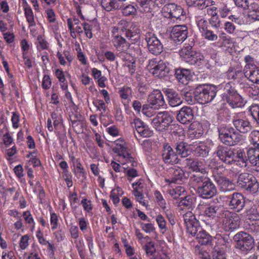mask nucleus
I'll use <instances>...</instances> for the list:
<instances>
[{
	"instance_id": "nucleus-25",
	"label": "nucleus",
	"mask_w": 259,
	"mask_h": 259,
	"mask_svg": "<svg viewBox=\"0 0 259 259\" xmlns=\"http://www.w3.org/2000/svg\"><path fill=\"white\" fill-rule=\"evenodd\" d=\"M101 5L108 12L121 9L123 7V3L119 0H102Z\"/></svg>"
},
{
	"instance_id": "nucleus-1",
	"label": "nucleus",
	"mask_w": 259,
	"mask_h": 259,
	"mask_svg": "<svg viewBox=\"0 0 259 259\" xmlns=\"http://www.w3.org/2000/svg\"><path fill=\"white\" fill-rule=\"evenodd\" d=\"M194 181L196 187V192L203 199H209L217 193V189L213 183L207 177H195Z\"/></svg>"
},
{
	"instance_id": "nucleus-26",
	"label": "nucleus",
	"mask_w": 259,
	"mask_h": 259,
	"mask_svg": "<svg viewBox=\"0 0 259 259\" xmlns=\"http://www.w3.org/2000/svg\"><path fill=\"white\" fill-rule=\"evenodd\" d=\"M196 233L191 234L192 236H196L199 243L202 245L207 244L211 240V236L204 230H203L200 226L196 228Z\"/></svg>"
},
{
	"instance_id": "nucleus-32",
	"label": "nucleus",
	"mask_w": 259,
	"mask_h": 259,
	"mask_svg": "<svg viewBox=\"0 0 259 259\" xmlns=\"http://www.w3.org/2000/svg\"><path fill=\"white\" fill-rule=\"evenodd\" d=\"M168 72V68L166 64L162 61H158L157 65L150 73L155 76L162 77L165 75V73Z\"/></svg>"
},
{
	"instance_id": "nucleus-47",
	"label": "nucleus",
	"mask_w": 259,
	"mask_h": 259,
	"mask_svg": "<svg viewBox=\"0 0 259 259\" xmlns=\"http://www.w3.org/2000/svg\"><path fill=\"white\" fill-rule=\"evenodd\" d=\"M182 95L184 96V99L189 104H193L194 102L195 99L193 98V93L191 90L184 89L182 91Z\"/></svg>"
},
{
	"instance_id": "nucleus-2",
	"label": "nucleus",
	"mask_w": 259,
	"mask_h": 259,
	"mask_svg": "<svg viewBox=\"0 0 259 259\" xmlns=\"http://www.w3.org/2000/svg\"><path fill=\"white\" fill-rule=\"evenodd\" d=\"M217 91L214 87L206 84L198 86L193 92L194 99L201 104L210 102L215 97Z\"/></svg>"
},
{
	"instance_id": "nucleus-6",
	"label": "nucleus",
	"mask_w": 259,
	"mask_h": 259,
	"mask_svg": "<svg viewBox=\"0 0 259 259\" xmlns=\"http://www.w3.org/2000/svg\"><path fill=\"white\" fill-rule=\"evenodd\" d=\"M234 240L236 242V247L242 251H249L254 247L253 238L246 232L237 233L234 236Z\"/></svg>"
},
{
	"instance_id": "nucleus-22",
	"label": "nucleus",
	"mask_w": 259,
	"mask_h": 259,
	"mask_svg": "<svg viewBox=\"0 0 259 259\" xmlns=\"http://www.w3.org/2000/svg\"><path fill=\"white\" fill-rule=\"evenodd\" d=\"M169 172L171 175L169 178H165V181L168 184L180 183L184 177V172L180 167L171 168L169 169Z\"/></svg>"
},
{
	"instance_id": "nucleus-20",
	"label": "nucleus",
	"mask_w": 259,
	"mask_h": 259,
	"mask_svg": "<svg viewBox=\"0 0 259 259\" xmlns=\"http://www.w3.org/2000/svg\"><path fill=\"white\" fill-rule=\"evenodd\" d=\"M162 11L167 13V17L169 18H179L183 13L181 7L177 6L174 3L166 4L162 8Z\"/></svg>"
},
{
	"instance_id": "nucleus-48",
	"label": "nucleus",
	"mask_w": 259,
	"mask_h": 259,
	"mask_svg": "<svg viewBox=\"0 0 259 259\" xmlns=\"http://www.w3.org/2000/svg\"><path fill=\"white\" fill-rule=\"evenodd\" d=\"M120 97L124 100H127L132 96V91L131 88L124 87L119 91Z\"/></svg>"
},
{
	"instance_id": "nucleus-49",
	"label": "nucleus",
	"mask_w": 259,
	"mask_h": 259,
	"mask_svg": "<svg viewBox=\"0 0 259 259\" xmlns=\"http://www.w3.org/2000/svg\"><path fill=\"white\" fill-rule=\"evenodd\" d=\"M121 9L123 15L126 16L133 15L136 13V9L132 5L123 6Z\"/></svg>"
},
{
	"instance_id": "nucleus-12",
	"label": "nucleus",
	"mask_w": 259,
	"mask_h": 259,
	"mask_svg": "<svg viewBox=\"0 0 259 259\" xmlns=\"http://www.w3.org/2000/svg\"><path fill=\"white\" fill-rule=\"evenodd\" d=\"M162 159L166 164L174 165L179 162L180 159L174 149L167 143L164 144L161 150Z\"/></svg>"
},
{
	"instance_id": "nucleus-29",
	"label": "nucleus",
	"mask_w": 259,
	"mask_h": 259,
	"mask_svg": "<svg viewBox=\"0 0 259 259\" xmlns=\"http://www.w3.org/2000/svg\"><path fill=\"white\" fill-rule=\"evenodd\" d=\"M204 213L206 217L218 221H220L222 214L220 211V207L215 205L207 206L204 210Z\"/></svg>"
},
{
	"instance_id": "nucleus-16",
	"label": "nucleus",
	"mask_w": 259,
	"mask_h": 259,
	"mask_svg": "<svg viewBox=\"0 0 259 259\" xmlns=\"http://www.w3.org/2000/svg\"><path fill=\"white\" fill-rule=\"evenodd\" d=\"M183 219L187 231L190 234H195L196 228L199 226V222L191 211H188L183 214Z\"/></svg>"
},
{
	"instance_id": "nucleus-33",
	"label": "nucleus",
	"mask_w": 259,
	"mask_h": 259,
	"mask_svg": "<svg viewBox=\"0 0 259 259\" xmlns=\"http://www.w3.org/2000/svg\"><path fill=\"white\" fill-rule=\"evenodd\" d=\"M114 46L119 51H125L128 47V43H127L125 39L119 35H115L113 39Z\"/></svg>"
},
{
	"instance_id": "nucleus-46",
	"label": "nucleus",
	"mask_w": 259,
	"mask_h": 259,
	"mask_svg": "<svg viewBox=\"0 0 259 259\" xmlns=\"http://www.w3.org/2000/svg\"><path fill=\"white\" fill-rule=\"evenodd\" d=\"M93 104L97 108L98 110L103 111V112L101 113L100 116H103L104 114L106 112V106L103 100L96 99L93 101Z\"/></svg>"
},
{
	"instance_id": "nucleus-55",
	"label": "nucleus",
	"mask_w": 259,
	"mask_h": 259,
	"mask_svg": "<svg viewBox=\"0 0 259 259\" xmlns=\"http://www.w3.org/2000/svg\"><path fill=\"white\" fill-rule=\"evenodd\" d=\"M156 221L161 230H166V222L161 214H158L156 217Z\"/></svg>"
},
{
	"instance_id": "nucleus-42",
	"label": "nucleus",
	"mask_w": 259,
	"mask_h": 259,
	"mask_svg": "<svg viewBox=\"0 0 259 259\" xmlns=\"http://www.w3.org/2000/svg\"><path fill=\"white\" fill-rule=\"evenodd\" d=\"M154 107L150 104H145L142 106V112L143 114L147 117H151L155 114V111L153 110Z\"/></svg>"
},
{
	"instance_id": "nucleus-58",
	"label": "nucleus",
	"mask_w": 259,
	"mask_h": 259,
	"mask_svg": "<svg viewBox=\"0 0 259 259\" xmlns=\"http://www.w3.org/2000/svg\"><path fill=\"white\" fill-rule=\"evenodd\" d=\"M165 211V215L169 222V223L173 226L175 224L176 222L175 220V214L174 212L169 209H165L164 210Z\"/></svg>"
},
{
	"instance_id": "nucleus-37",
	"label": "nucleus",
	"mask_w": 259,
	"mask_h": 259,
	"mask_svg": "<svg viewBox=\"0 0 259 259\" xmlns=\"http://www.w3.org/2000/svg\"><path fill=\"white\" fill-rule=\"evenodd\" d=\"M259 188V183L257 182L256 178L253 177L250 182H248L246 185V187L244 188V189L249 191L250 193L254 194L256 193Z\"/></svg>"
},
{
	"instance_id": "nucleus-24",
	"label": "nucleus",
	"mask_w": 259,
	"mask_h": 259,
	"mask_svg": "<svg viewBox=\"0 0 259 259\" xmlns=\"http://www.w3.org/2000/svg\"><path fill=\"white\" fill-rule=\"evenodd\" d=\"M245 77L251 82L259 84V67L255 66H251L250 68L244 70Z\"/></svg>"
},
{
	"instance_id": "nucleus-27",
	"label": "nucleus",
	"mask_w": 259,
	"mask_h": 259,
	"mask_svg": "<svg viewBox=\"0 0 259 259\" xmlns=\"http://www.w3.org/2000/svg\"><path fill=\"white\" fill-rule=\"evenodd\" d=\"M175 75L178 80L184 84H187L192 77L190 71L185 69H177Z\"/></svg>"
},
{
	"instance_id": "nucleus-64",
	"label": "nucleus",
	"mask_w": 259,
	"mask_h": 259,
	"mask_svg": "<svg viewBox=\"0 0 259 259\" xmlns=\"http://www.w3.org/2000/svg\"><path fill=\"white\" fill-rule=\"evenodd\" d=\"M58 217L55 213H52L51 214V225L52 226V229L54 230L57 229L58 227Z\"/></svg>"
},
{
	"instance_id": "nucleus-28",
	"label": "nucleus",
	"mask_w": 259,
	"mask_h": 259,
	"mask_svg": "<svg viewBox=\"0 0 259 259\" xmlns=\"http://www.w3.org/2000/svg\"><path fill=\"white\" fill-rule=\"evenodd\" d=\"M191 148L194 152V154L198 157H206L209 152V148L203 143H199L198 145H192Z\"/></svg>"
},
{
	"instance_id": "nucleus-38",
	"label": "nucleus",
	"mask_w": 259,
	"mask_h": 259,
	"mask_svg": "<svg viewBox=\"0 0 259 259\" xmlns=\"http://www.w3.org/2000/svg\"><path fill=\"white\" fill-rule=\"evenodd\" d=\"M244 76V71H242L241 69L229 70L228 71V76L229 79H240L243 78Z\"/></svg>"
},
{
	"instance_id": "nucleus-56",
	"label": "nucleus",
	"mask_w": 259,
	"mask_h": 259,
	"mask_svg": "<svg viewBox=\"0 0 259 259\" xmlns=\"http://www.w3.org/2000/svg\"><path fill=\"white\" fill-rule=\"evenodd\" d=\"M218 9L219 13L223 18L226 17L230 11L227 5L224 4H221L220 6H219Z\"/></svg>"
},
{
	"instance_id": "nucleus-40",
	"label": "nucleus",
	"mask_w": 259,
	"mask_h": 259,
	"mask_svg": "<svg viewBox=\"0 0 259 259\" xmlns=\"http://www.w3.org/2000/svg\"><path fill=\"white\" fill-rule=\"evenodd\" d=\"M25 15L27 19V21L29 23V26H33L35 25L34 21V15L32 9L30 7H26L24 8Z\"/></svg>"
},
{
	"instance_id": "nucleus-60",
	"label": "nucleus",
	"mask_w": 259,
	"mask_h": 259,
	"mask_svg": "<svg viewBox=\"0 0 259 259\" xmlns=\"http://www.w3.org/2000/svg\"><path fill=\"white\" fill-rule=\"evenodd\" d=\"M213 259H227L223 251L215 249L212 252Z\"/></svg>"
},
{
	"instance_id": "nucleus-13",
	"label": "nucleus",
	"mask_w": 259,
	"mask_h": 259,
	"mask_svg": "<svg viewBox=\"0 0 259 259\" xmlns=\"http://www.w3.org/2000/svg\"><path fill=\"white\" fill-rule=\"evenodd\" d=\"M183 164L194 171L206 172L205 161L203 159L188 158L183 160Z\"/></svg>"
},
{
	"instance_id": "nucleus-10",
	"label": "nucleus",
	"mask_w": 259,
	"mask_h": 259,
	"mask_svg": "<svg viewBox=\"0 0 259 259\" xmlns=\"http://www.w3.org/2000/svg\"><path fill=\"white\" fill-rule=\"evenodd\" d=\"M182 59L191 65H195L200 62L201 59L199 54L192 50V47L189 45H186L180 52Z\"/></svg>"
},
{
	"instance_id": "nucleus-18",
	"label": "nucleus",
	"mask_w": 259,
	"mask_h": 259,
	"mask_svg": "<svg viewBox=\"0 0 259 259\" xmlns=\"http://www.w3.org/2000/svg\"><path fill=\"white\" fill-rule=\"evenodd\" d=\"M194 119V111L193 109L187 106L182 107L177 115V119L182 124H188L192 121Z\"/></svg>"
},
{
	"instance_id": "nucleus-3",
	"label": "nucleus",
	"mask_w": 259,
	"mask_h": 259,
	"mask_svg": "<svg viewBox=\"0 0 259 259\" xmlns=\"http://www.w3.org/2000/svg\"><path fill=\"white\" fill-rule=\"evenodd\" d=\"M224 91V92L222 94L223 99L232 108H240L244 106L245 103L244 100L230 83L226 84Z\"/></svg>"
},
{
	"instance_id": "nucleus-43",
	"label": "nucleus",
	"mask_w": 259,
	"mask_h": 259,
	"mask_svg": "<svg viewBox=\"0 0 259 259\" xmlns=\"http://www.w3.org/2000/svg\"><path fill=\"white\" fill-rule=\"evenodd\" d=\"M139 5L143 8L144 12H149L151 9V7L154 6L153 0H137Z\"/></svg>"
},
{
	"instance_id": "nucleus-57",
	"label": "nucleus",
	"mask_w": 259,
	"mask_h": 259,
	"mask_svg": "<svg viewBox=\"0 0 259 259\" xmlns=\"http://www.w3.org/2000/svg\"><path fill=\"white\" fill-rule=\"evenodd\" d=\"M248 92L250 97L256 99L257 96L259 95V88L255 85L249 87L248 89Z\"/></svg>"
},
{
	"instance_id": "nucleus-19",
	"label": "nucleus",
	"mask_w": 259,
	"mask_h": 259,
	"mask_svg": "<svg viewBox=\"0 0 259 259\" xmlns=\"http://www.w3.org/2000/svg\"><path fill=\"white\" fill-rule=\"evenodd\" d=\"M230 199L229 205L232 209H236L239 211L242 209L245 205V199L239 193L235 192L228 197Z\"/></svg>"
},
{
	"instance_id": "nucleus-54",
	"label": "nucleus",
	"mask_w": 259,
	"mask_h": 259,
	"mask_svg": "<svg viewBox=\"0 0 259 259\" xmlns=\"http://www.w3.org/2000/svg\"><path fill=\"white\" fill-rule=\"evenodd\" d=\"M128 167V166L123 167V168L124 169V172H125V170L126 169H127ZM126 173L127 176L128 177L127 179L129 181H131L132 178H136L138 176L137 170L136 169L132 167L127 169V171H126Z\"/></svg>"
},
{
	"instance_id": "nucleus-62",
	"label": "nucleus",
	"mask_w": 259,
	"mask_h": 259,
	"mask_svg": "<svg viewBox=\"0 0 259 259\" xmlns=\"http://www.w3.org/2000/svg\"><path fill=\"white\" fill-rule=\"evenodd\" d=\"M132 187L133 188V194H135V191L137 192L143 193V188L144 187L143 184L140 181L137 182H135L132 184Z\"/></svg>"
},
{
	"instance_id": "nucleus-44",
	"label": "nucleus",
	"mask_w": 259,
	"mask_h": 259,
	"mask_svg": "<svg viewBox=\"0 0 259 259\" xmlns=\"http://www.w3.org/2000/svg\"><path fill=\"white\" fill-rule=\"evenodd\" d=\"M137 132L141 136L143 137H150L153 135V131L146 124L140 128H138V131Z\"/></svg>"
},
{
	"instance_id": "nucleus-34",
	"label": "nucleus",
	"mask_w": 259,
	"mask_h": 259,
	"mask_svg": "<svg viewBox=\"0 0 259 259\" xmlns=\"http://www.w3.org/2000/svg\"><path fill=\"white\" fill-rule=\"evenodd\" d=\"M248 159L253 165L259 166V150L250 148L247 152Z\"/></svg>"
},
{
	"instance_id": "nucleus-45",
	"label": "nucleus",
	"mask_w": 259,
	"mask_h": 259,
	"mask_svg": "<svg viewBox=\"0 0 259 259\" xmlns=\"http://www.w3.org/2000/svg\"><path fill=\"white\" fill-rule=\"evenodd\" d=\"M218 31L214 32L212 30L208 29L206 30L202 35L204 37V38L210 41H216L218 38Z\"/></svg>"
},
{
	"instance_id": "nucleus-4",
	"label": "nucleus",
	"mask_w": 259,
	"mask_h": 259,
	"mask_svg": "<svg viewBox=\"0 0 259 259\" xmlns=\"http://www.w3.org/2000/svg\"><path fill=\"white\" fill-rule=\"evenodd\" d=\"M219 138L222 143L228 146L237 145L240 141L239 134L230 126L222 125L219 128Z\"/></svg>"
},
{
	"instance_id": "nucleus-15",
	"label": "nucleus",
	"mask_w": 259,
	"mask_h": 259,
	"mask_svg": "<svg viewBox=\"0 0 259 259\" xmlns=\"http://www.w3.org/2000/svg\"><path fill=\"white\" fill-rule=\"evenodd\" d=\"M113 151L119 156L121 159L119 161L123 166L125 165L127 163H130L132 167L135 166L136 162L134 158L132 157L127 146L118 149L113 148Z\"/></svg>"
},
{
	"instance_id": "nucleus-7",
	"label": "nucleus",
	"mask_w": 259,
	"mask_h": 259,
	"mask_svg": "<svg viewBox=\"0 0 259 259\" xmlns=\"http://www.w3.org/2000/svg\"><path fill=\"white\" fill-rule=\"evenodd\" d=\"M219 223L225 231L232 232L239 227V218L236 213L226 211L222 213Z\"/></svg>"
},
{
	"instance_id": "nucleus-53",
	"label": "nucleus",
	"mask_w": 259,
	"mask_h": 259,
	"mask_svg": "<svg viewBox=\"0 0 259 259\" xmlns=\"http://www.w3.org/2000/svg\"><path fill=\"white\" fill-rule=\"evenodd\" d=\"M144 249L147 255H153V254L156 252V248L155 247L154 243L152 241L147 242L144 246Z\"/></svg>"
},
{
	"instance_id": "nucleus-51",
	"label": "nucleus",
	"mask_w": 259,
	"mask_h": 259,
	"mask_svg": "<svg viewBox=\"0 0 259 259\" xmlns=\"http://www.w3.org/2000/svg\"><path fill=\"white\" fill-rule=\"evenodd\" d=\"M154 195L158 205L162 209L165 210L166 209V202L161 194L160 192L156 191Z\"/></svg>"
},
{
	"instance_id": "nucleus-61",
	"label": "nucleus",
	"mask_w": 259,
	"mask_h": 259,
	"mask_svg": "<svg viewBox=\"0 0 259 259\" xmlns=\"http://www.w3.org/2000/svg\"><path fill=\"white\" fill-rule=\"evenodd\" d=\"M197 26L199 29V30L203 34L206 30L207 28V22L204 19H201L198 22Z\"/></svg>"
},
{
	"instance_id": "nucleus-36",
	"label": "nucleus",
	"mask_w": 259,
	"mask_h": 259,
	"mask_svg": "<svg viewBox=\"0 0 259 259\" xmlns=\"http://www.w3.org/2000/svg\"><path fill=\"white\" fill-rule=\"evenodd\" d=\"M186 2L189 6H193L201 10L206 8L210 3L212 2L210 0H191L190 2L186 0Z\"/></svg>"
},
{
	"instance_id": "nucleus-23",
	"label": "nucleus",
	"mask_w": 259,
	"mask_h": 259,
	"mask_svg": "<svg viewBox=\"0 0 259 259\" xmlns=\"http://www.w3.org/2000/svg\"><path fill=\"white\" fill-rule=\"evenodd\" d=\"M233 123L236 129L241 133L246 134L252 130L250 122L246 119H234Z\"/></svg>"
},
{
	"instance_id": "nucleus-9",
	"label": "nucleus",
	"mask_w": 259,
	"mask_h": 259,
	"mask_svg": "<svg viewBox=\"0 0 259 259\" xmlns=\"http://www.w3.org/2000/svg\"><path fill=\"white\" fill-rule=\"evenodd\" d=\"M214 154L224 163L232 165L235 163V152L233 149L227 146L219 145L214 152Z\"/></svg>"
},
{
	"instance_id": "nucleus-30",
	"label": "nucleus",
	"mask_w": 259,
	"mask_h": 259,
	"mask_svg": "<svg viewBox=\"0 0 259 259\" xmlns=\"http://www.w3.org/2000/svg\"><path fill=\"white\" fill-rule=\"evenodd\" d=\"M175 149L177 155H180L182 158H185L191 154L190 147L184 142H177L176 144Z\"/></svg>"
},
{
	"instance_id": "nucleus-41",
	"label": "nucleus",
	"mask_w": 259,
	"mask_h": 259,
	"mask_svg": "<svg viewBox=\"0 0 259 259\" xmlns=\"http://www.w3.org/2000/svg\"><path fill=\"white\" fill-rule=\"evenodd\" d=\"M249 139L251 143L256 148V150H259V131L254 130L251 132Z\"/></svg>"
},
{
	"instance_id": "nucleus-39",
	"label": "nucleus",
	"mask_w": 259,
	"mask_h": 259,
	"mask_svg": "<svg viewBox=\"0 0 259 259\" xmlns=\"http://www.w3.org/2000/svg\"><path fill=\"white\" fill-rule=\"evenodd\" d=\"M249 112L254 120L259 124V104H252L249 108Z\"/></svg>"
},
{
	"instance_id": "nucleus-63",
	"label": "nucleus",
	"mask_w": 259,
	"mask_h": 259,
	"mask_svg": "<svg viewBox=\"0 0 259 259\" xmlns=\"http://www.w3.org/2000/svg\"><path fill=\"white\" fill-rule=\"evenodd\" d=\"M246 216L248 219L250 220H256L258 218V215L256 209L251 208L246 211Z\"/></svg>"
},
{
	"instance_id": "nucleus-14",
	"label": "nucleus",
	"mask_w": 259,
	"mask_h": 259,
	"mask_svg": "<svg viewBox=\"0 0 259 259\" xmlns=\"http://www.w3.org/2000/svg\"><path fill=\"white\" fill-rule=\"evenodd\" d=\"M188 28L185 25L174 26L170 31V38L175 42H183L188 36Z\"/></svg>"
},
{
	"instance_id": "nucleus-50",
	"label": "nucleus",
	"mask_w": 259,
	"mask_h": 259,
	"mask_svg": "<svg viewBox=\"0 0 259 259\" xmlns=\"http://www.w3.org/2000/svg\"><path fill=\"white\" fill-rule=\"evenodd\" d=\"M134 195L135 197L136 200L143 206L145 207L148 206L149 201L145 199L143 193L135 191V194H134Z\"/></svg>"
},
{
	"instance_id": "nucleus-8",
	"label": "nucleus",
	"mask_w": 259,
	"mask_h": 259,
	"mask_svg": "<svg viewBox=\"0 0 259 259\" xmlns=\"http://www.w3.org/2000/svg\"><path fill=\"white\" fill-rule=\"evenodd\" d=\"M148 51L152 54L158 55L163 50V46L156 35L152 32H147L145 34Z\"/></svg>"
},
{
	"instance_id": "nucleus-31",
	"label": "nucleus",
	"mask_w": 259,
	"mask_h": 259,
	"mask_svg": "<svg viewBox=\"0 0 259 259\" xmlns=\"http://www.w3.org/2000/svg\"><path fill=\"white\" fill-rule=\"evenodd\" d=\"M193 201V198L190 195L181 197L178 202V206L181 210L192 209L194 207Z\"/></svg>"
},
{
	"instance_id": "nucleus-21",
	"label": "nucleus",
	"mask_w": 259,
	"mask_h": 259,
	"mask_svg": "<svg viewBox=\"0 0 259 259\" xmlns=\"http://www.w3.org/2000/svg\"><path fill=\"white\" fill-rule=\"evenodd\" d=\"M163 91L167 96L169 104L171 107H176L182 103L179 93L174 89L166 88L163 89Z\"/></svg>"
},
{
	"instance_id": "nucleus-17",
	"label": "nucleus",
	"mask_w": 259,
	"mask_h": 259,
	"mask_svg": "<svg viewBox=\"0 0 259 259\" xmlns=\"http://www.w3.org/2000/svg\"><path fill=\"white\" fill-rule=\"evenodd\" d=\"M147 101L153 106L154 109H159L165 105V101L161 92L159 90L153 91L149 96Z\"/></svg>"
},
{
	"instance_id": "nucleus-35",
	"label": "nucleus",
	"mask_w": 259,
	"mask_h": 259,
	"mask_svg": "<svg viewBox=\"0 0 259 259\" xmlns=\"http://www.w3.org/2000/svg\"><path fill=\"white\" fill-rule=\"evenodd\" d=\"M253 177L252 175L248 173L244 172L240 174L237 179V185L244 189L245 187H246V185L248 182H250Z\"/></svg>"
},
{
	"instance_id": "nucleus-11",
	"label": "nucleus",
	"mask_w": 259,
	"mask_h": 259,
	"mask_svg": "<svg viewBox=\"0 0 259 259\" xmlns=\"http://www.w3.org/2000/svg\"><path fill=\"white\" fill-rule=\"evenodd\" d=\"M219 168L215 169L213 172L214 181L218 184L221 192H227L235 189L234 184L226 177L220 175Z\"/></svg>"
},
{
	"instance_id": "nucleus-5",
	"label": "nucleus",
	"mask_w": 259,
	"mask_h": 259,
	"mask_svg": "<svg viewBox=\"0 0 259 259\" xmlns=\"http://www.w3.org/2000/svg\"><path fill=\"white\" fill-rule=\"evenodd\" d=\"M174 120V117L167 111L159 112L152 120L153 127L159 132L166 130Z\"/></svg>"
},
{
	"instance_id": "nucleus-59",
	"label": "nucleus",
	"mask_w": 259,
	"mask_h": 259,
	"mask_svg": "<svg viewBox=\"0 0 259 259\" xmlns=\"http://www.w3.org/2000/svg\"><path fill=\"white\" fill-rule=\"evenodd\" d=\"M246 9L248 10L249 14H251L253 12L256 13L259 11V6L255 3L249 4V1H248L247 6H246Z\"/></svg>"
},
{
	"instance_id": "nucleus-52",
	"label": "nucleus",
	"mask_w": 259,
	"mask_h": 259,
	"mask_svg": "<svg viewBox=\"0 0 259 259\" xmlns=\"http://www.w3.org/2000/svg\"><path fill=\"white\" fill-rule=\"evenodd\" d=\"M209 23L211 26L215 28H218L220 27L221 22L217 12H214V14H212L209 20Z\"/></svg>"
}]
</instances>
